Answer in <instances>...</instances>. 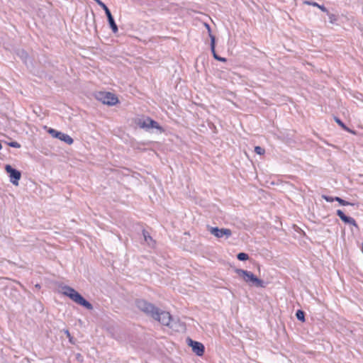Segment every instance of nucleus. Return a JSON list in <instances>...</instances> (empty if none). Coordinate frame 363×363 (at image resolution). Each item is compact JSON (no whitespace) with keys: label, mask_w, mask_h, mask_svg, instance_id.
I'll use <instances>...</instances> for the list:
<instances>
[{"label":"nucleus","mask_w":363,"mask_h":363,"mask_svg":"<svg viewBox=\"0 0 363 363\" xmlns=\"http://www.w3.org/2000/svg\"><path fill=\"white\" fill-rule=\"evenodd\" d=\"M135 304L137 308L147 315L150 316L164 325L172 327V317L169 312L160 310L154 304L144 299L137 300Z\"/></svg>","instance_id":"obj_1"},{"label":"nucleus","mask_w":363,"mask_h":363,"mask_svg":"<svg viewBox=\"0 0 363 363\" xmlns=\"http://www.w3.org/2000/svg\"><path fill=\"white\" fill-rule=\"evenodd\" d=\"M60 292L68 296L76 303L84 307L88 310H92L93 306L87 300H86L79 292L69 286H62L60 287Z\"/></svg>","instance_id":"obj_2"},{"label":"nucleus","mask_w":363,"mask_h":363,"mask_svg":"<svg viewBox=\"0 0 363 363\" xmlns=\"http://www.w3.org/2000/svg\"><path fill=\"white\" fill-rule=\"evenodd\" d=\"M235 272L249 285L256 287H264V281L252 272L242 269H235Z\"/></svg>","instance_id":"obj_3"},{"label":"nucleus","mask_w":363,"mask_h":363,"mask_svg":"<svg viewBox=\"0 0 363 363\" xmlns=\"http://www.w3.org/2000/svg\"><path fill=\"white\" fill-rule=\"evenodd\" d=\"M96 99L104 104L113 106L118 102L116 96L111 92L99 91L95 95Z\"/></svg>","instance_id":"obj_4"},{"label":"nucleus","mask_w":363,"mask_h":363,"mask_svg":"<svg viewBox=\"0 0 363 363\" xmlns=\"http://www.w3.org/2000/svg\"><path fill=\"white\" fill-rule=\"evenodd\" d=\"M99 6H100L103 10L105 11L106 16L107 17V20L110 28H111L113 33H116L118 30V26L115 22L113 16H112L111 11L107 7V6L102 2L101 0H94Z\"/></svg>","instance_id":"obj_5"},{"label":"nucleus","mask_w":363,"mask_h":363,"mask_svg":"<svg viewBox=\"0 0 363 363\" xmlns=\"http://www.w3.org/2000/svg\"><path fill=\"white\" fill-rule=\"evenodd\" d=\"M138 125L146 130H149L150 128H156L160 130H162V128L158 124V123L150 117L145 118H139L137 122Z\"/></svg>","instance_id":"obj_6"},{"label":"nucleus","mask_w":363,"mask_h":363,"mask_svg":"<svg viewBox=\"0 0 363 363\" xmlns=\"http://www.w3.org/2000/svg\"><path fill=\"white\" fill-rule=\"evenodd\" d=\"M208 227V230L211 235H214L217 238H229L232 235V231L228 228H219L218 227Z\"/></svg>","instance_id":"obj_7"},{"label":"nucleus","mask_w":363,"mask_h":363,"mask_svg":"<svg viewBox=\"0 0 363 363\" xmlns=\"http://www.w3.org/2000/svg\"><path fill=\"white\" fill-rule=\"evenodd\" d=\"M48 133L53 138H57L68 145H72L74 142L73 139L67 134L58 131L55 129L50 128Z\"/></svg>","instance_id":"obj_8"},{"label":"nucleus","mask_w":363,"mask_h":363,"mask_svg":"<svg viewBox=\"0 0 363 363\" xmlns=\"http://www.w3.org/2000/svg\"><path fill=\"white\" fill-rule=\"evenodd\" d=\"M5 170L9 174L10 177V182L16 186L18 185V182L21 177V173L20 171L12 167L10 164L5 166Z\"/></svg>","instance_id":"obj_9"},{"label":"nucleus","mask_w":363,"mask_h":363,"mask_svg":"<svg viewBox=\"0 0 363 363\" xmlns=\"http://www.w3.org/2000/svg\"><path fill=\"white\" fill-rule=\"evenodd\" d=\"M189 346L192 349V351L198 356H202L205 351L204 345L197 341L193 340L191 338H187Z\"/></svg>","instance_id":"obj_10"},{"label":"nucleus","mask_w":363,"mask_h":363,"mask_svg":"<svg viewBox=\"0 0 363 363\" xmlns=\"http://www.w3.org/2000/svg\"><path fill=\"white\" fill-rule=\"evenodd\" d=\"M336 214L345 223L358 228L356 220L353 218L346 216L343 211L338 209L336 211Z\"/></svg>","instance_id":"obj_11"},{"label":"nucleus","mask_w":363,"mask_h":363,"mask_svg":"<svg viewBox=\"0 0 363 363\" xmlns=\"http://www.w3.org/2000/svg\"><path fill=\"white\" fill-rule=\"evenodd\" d=\"M210 38H211V50L213 57L218 61L225 62L226 59L225 57H222L219 56V55H217V53L216 52V49H215L216 37L213 35L210 34Z\"/></svg>","instance_id":"obj_12"},{"label":"nucleus","mask_w":363,"mask_h":363,"mask_svg":"<svg viewBox=\"0 0 363 363\" xmlns=\"http://www.w3.org/2000/svg\"><path fill=\"white\" fill-rule=\"evenodd\" d=\"M16 55L23 60L24 63L27 62L29 57L28 52L23 49H19L16 51Z\"/></svg>","instance_id":"obj_13"},{"label":"nucleus","mask_w":363,"mask_h":363,"mask_svg":"<svg viewBox=\"0 0 363 363\" xmlns=\"http://www.w3.org/2000/svg\"><path fill=\"white\" fill-rule=\"evenodd\" d=\"M303 4L315 6V8H318L322 11H323V12H328V9H327L326 7H325L324 5H320V4H318V3H316L315 1L306 0V1H303Z\"/></svg>","instance_id":"obj_14"},{"label":"nucleus","mask_w":363,"mask_h":363,"mask_svg":"<svg viewBox=\"0 0 363 363\" xmlns=\"http://www.w3.org/2000/svg\"><path fill=\"white\" fill-rule=\"evenodd\" d=\"M334 199L335 200V201H337L342 206H354V205H356L354 203H350L349 201H347L338 196L334 197Z\"/></svg>","instance_id":"obj_15"},{"label":"nucleus","mask_w":363,"mask_h":363,"mask_svg":"<svg viewBox=\"0 0 363 363\" xmlns=\"http://www.w3.org/2000/svg\"><path fill=\"white\" fill-rule=\"evenodd\" d=\"M329 18V22L332 24L336 23L338 20V16L335 14L330 13L328 11L325 12Z\"/></svg>","instance_id":"obj_16"},{"label":"nucleus","mask_w":363,"mask_h":363,"mask_svg":"<svg viewBox=\"0 0 363 363\" xmlns=\"http://www.w3.org/2000/svg\"><path fill=\"white\" fill-rule=\"evenodd\" d=\"M296 318L302 322L305 321V313L302 310H298L296 313Z\"/></svg>","instance_id":"obj_17"},{"label":"nucleus","mask_w":363,"mask_h":363,"mask_svg":"<svg viewBox=\"0 0 363 363\" xmlns=\"http://www.w3.org/2000/svg\"><path fill=\"white\" fill-rule=\"evenodd\" d=\"M237 258L240 261H246L249 259V255L245 252H240L237 255Z\"/></svg>","instance_id":"obj_18"},{"label":"nucleus","mask_w":363,"mask_h":363,"mask_svg":"<svg viewBox=\"0 0 363 363\" xmlns=\"http://www.w3.org/2000/svg\"><path fill=\"white\" fill-rule=\"evenodd\" d=\"M143 235L144 237V240L150 243V241H152V237L150 235L149 233L145 230H143Z\"/></svg>","instance_id":"obj_19"},{"label":"nucleus","mask_w":363,"mask_h":363,"mask_svg":"<svg viewBox=\"0 0 363 363\" xmlns=\"http://www.w3.org/2000/svg\"><path fill=\"white\" fill-rule=\"evenodd\" d=\"M335 121L344 130H349V128L345 125V123L340 118L335 117Z\"/></svg>","instance_id":"obj_20"},{"label":"nucleus","mask_w":363,"mask_h":363,"mask_svg":"<svg viewBox=\"0 0 363 363\" xmlns=\"http://www.w3.org/2000/svg\"><path fill=\"white\" fill-rule=\"evenodd\" d=\"M255 152L259 155H264L265 152V150L264 148L261 147L260 146H256L255 147Z\"/></svg>","instance_id":"obj_21"},{"label":"nucleus","mask_w":363,"mask_h":363,"mask_svg":"<svg viewBox=\"0 0 363 363\" xmlns=\"http://www.w3.org/2000/svg\"><path fill=\"white\" fill-rule=\"evenodd\" d=\"M8 145L11 147H15V148H20L21 147L20 143H18L16 141H11V142H10V143H8Z\"/></svg>","instance_id":"obj_22"},{"label":"nucleus","mask_w":363,"mask_h":363,"mask_svg":"<svg viewBox=\"0 0 363 363\" xmlns=\"http://www.w3.org/2000/svg\"><path fill=\"white\" fill-rule=\"evenodd\" d=\"M322 198L325 200L327 202H333L335 201L334 199V197L326 196V195H322Z\"/></svg>","instance_id":"obj_23"},{"label":"nucleus","mask_w":363,"mask_h":363,"mask_svg":"<svg viewBox=\"0 0 363 363\" xmlns=\"http://www.w3.org/2000/svg\"><path fill=\"white\" fill-rule=\"evenodd\" d=\"M65 334L67 335V337L69 338V342H72V337L71 336V334L69 333V330H65Z\"/></svg>","instance_id":"obj_24"},{"label":"nucleus","mask_w":363,"mask_h":363,"mask_svg":"<svg viewBox=\"0 0 363 363\" xmlns=\"http://www.w3.org/2000/svg\"><path fill=\"white\" fill-rule=\"evenodd\" d=\"M206 28L208 29V32H209V35L211 34V28H210V26L207 23L205 24Z\"/></svg>","instance_id":"obj_25"},{"label":"nucleus","mask_w":363,"mask_h":363,"mask_svg":"<svg viewBox=\"0 0 363 363\" xmlns=\"http://www.w3.org/2000/svg\"><path fill=\"white\" fill-rule=\"evenodd\" d=\"M1 149H2V145H1V143H0V150H1Z\"/></svg>","instance_id":"obj_26"},{"label":"nucleus","mask_w":363,"mask_h":363,"mask_svg":"<svg viewBox=\"0 0 363 363\" xmlns=\"http://www.w3.org/2000/svg\"><path fill=\"white\" fill-rule=\"evenodd\" d=\"M362 253H363V242L362 244Z\"/></svg>","instance_id":"obj_27"},{"label":"nucleus","mask_w":363,"mask_h":363,"mask_svg":"<svg viewBox=\"0 0 363 363\" xmlns=\"http://www.w3.org/2000/svg\"><path fill=\"white\" fill-rule=\"evenodd\" d=\"M35 286H36V288L40 287V286L38 284H37Z\"/></svg>","instance_id":"obj_28"}]
</instances>
